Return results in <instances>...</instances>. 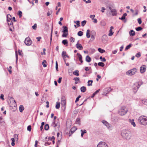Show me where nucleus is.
<instances>
[{
	"label": "nucleus",
	"mask_w": 147,
	"mask_h": 147,
	"mask_svg": "<svg viewBox=\"0 0 147 147\" xmlns=\"http://www.w3.org/2000/svg\"><path fill=\"white\" fill-rule=\"evenodd\" d=\"M121 135L124 139L129 140L131 138V135L130 132L128 130L126 129H123L122 131Z\"/></svg>",
	"instance_id": "1"
},
{
	"label": "nucleus",
	"mask_w": 147,
	"mask_h": 147,
	"mask_svg": "<svg viewBox=\"0 0 147 147\" xmlns=\"http://www.w3.org/2000/svg\"><path fill=\"white\" fill-rule=\"evenodd\" d=\"M139 122L141 124L145 125L147 124V117L144 116H140L138 119Z\"/></svg>",
	"instance_id": "2"
},
{
	"label": "nucleus",
	"mask_w": 147,
	"mask_h": 147,
	"mask_svg": "<svg viewBox=\"0 0 147 147\" xmlns=\"http://www.w3.org/2000/svg\"><path fill=\"white\" fill-rule=\"evenodd\" d=\"M143 84L142 82H138L134 83L132 86V88L133 92L134 93H136L139 88Z\"/></svg>",
	"instance_id": "3"
},
{
	"label": "nucleus",
	"mask_w": 147,
	"mask_h": 147,
	"mask_svg": "<svg viewBox=\"0 0 147 147\" xmlns=\"http://www.w3.org/2000/svg\"><path fill=\"white\" fill-rule=\"evenodd\" d=\"M128 111L127 108L124 106L121 107L119 110V114L121 116H122L125 115Z\"/></svg>",
	"instance_id": "4"
},
{
	"label": "nucleus",
	"mask_w": 147,
	"mask_h": 147,
	"mask_svg": "<svg viewBox=\"0 0 147 147\" xmlns=\"http://www.w3.org/2000/svg\"><path fill=\"white\" fill-rule=\"evenodd\" d=\"M137 69L136 68H134L127 71L126 73V74L127 75L131 76L134 75L137 72Z\"/></svg>",
	"instance_id": "5"
},
{
	"label": "nucleus",
	"mask_w": 147,
	"mask_h": 147,
	"mask_svg": "<svg viewBox=\"0 0 147 147\" xmlns=\"http://www.w3.org/2000/svg\"><path fill=\"white\" fill-rule=\"evenodd\" d=\"M24 42L26 45L30 46L31 45L32 42L30 38L28 37L25 38Z\"/></svg>",
	"instance_id": "6"
},
{
	"label": "nucleus",
	"mask_w": 147,
	"mask_h": 147,
	"mask_svg": "<svg viewBox=\"0 0 147 147\" xmlns=\"http://www.w3.org/2000/svg\"><path fill=\"white\" fill-rule=\"evenodd\" d=\"M97 147H108V146L105 142H100L98 144Z\"/></svg>",
	"instance_id": "7"
},
{
	"label": "nucleus",
	"mask_w": 147,
	"mask_h": 147,
	"mask_svg": "<svg viewBox=\"0 0 147 147\" xmlns=\"http://www.w3.org/2000/svg\"><path fill=\"white\" fill-rule=\"evenodd\" d=\"M146 68V66L145 65H143L140 67V71L141 73H143L145 72Z\"/></svg>",
	"instance_id": "8"
},
{
	"label": "nucleus",
	"mask_w": 147,
	"mask_h": 147,
	"mask_svg": "<svg viewBox=\"0 0 147 147\" xmlns=\"http://www.w3.org/2000/svg\"><path fill=\"white\" fill-rule=\"evenodd\" d=\"M102 123L105 125L108 128H111L112 127V125L110 124H109L107 121L105 120H103L102 121Z\"/></svg>",
	"instance_id": "9"
},
{
	"label": "nucleus",
	"mask_w": 147,
	"mask_h": 147,
	"mask_svg": "<svg viewBox=\"0 0 147 147\" xmlns=\"http://www.w3.org/2000/svg\"><path fill=\"white\" fill-rule=\"evenodd\" d=\"M77 129V128L76 127H72L70 130L69 133V136H70L71 135L73 134L75 131Z\"/></svg>",
	"instance_id": "10"
},
{
	"label": "nucleus",
	"mask_w": 147,
	"mask_h": 147,
	"mask_svg": "<svg viewBox=\"0 0 147 147\" xmlns=\"http://www.w3.org/2000/svg\"><path fill=\"white\" fill-rule=\"evenodd\" d=\"M76 47L79 50H82L83 49V47L81 45L78 43V41L76 45Z\"/></svg>",
	"instance_id": "11"
},
{
	"label": "nucleus",
	"mask_w": 147,
	"mask_h": 147,
	"mask_svg": "<svg viewBox=\"0 0 147 147\" xmlns=\"http://www.w3.org/2000/svg\"><path fill=\"white\" fill-rule=\"evenodd\" d=\"M114 29V28L113 26H111L110 28V30L109 31V33L108 34V36H111L113 34L114 32H113L112 30Z\"/></svg>",
	"instance_id": "12"
},
{
	"label": "nucleus",
	"mask_w": 147,
	"mask_h": 147,
	"mask_svg": "<svg viewBox=\"0 0 147 147\" xmlns=\"http://www.w3.org/2000/svg\"><path fill=\"white\" fill-rule=\"evenodd\" d=\"M96 32L94 31H93L91 32V39L93 40L95 38Z\"/></svg>",
	"instance_id": "13"
},
{
	"label": "nucleus",
	"mask_w": 147,
	"mask_h": 147,
	"mask_svg": "<svg viewBox=\"0 0 147 147\" xmlns=\"http://www.w3.org/2000/svg\"><path fill=\"white\" fill-rule=\"evenodd\" d=\"M134 121V120L133 119H129V122H130L131 123V125H132L134 127H135L136 126V125Z\"/></svg>",
	"instance_id": "14"
},
{
	"label": "nucleus",
	"mask_w": 147,
	"mask_h": 147,
	"mask_svg": "<svg viewBox=\"0 0 147 147\" xmlns=\"http://www.w3.org/2000/svg\"><path fill=\"white\" fill-rule=\"evenodd\" d=\"M75 123L80 125L81 124V119L79 117H78Z\"/></svg>",
	"instance_id": "15"
},
{
	"label": "nucleus",
	"mask_w": 147,
	"mask_h": 147,
	"mask_svg": "<svg viewBox=\"0 0 147 147\" xmlns=\"http://www.w3.org/2000/svg\"><path fill=\"white\" fill-rule=\"evenodd\" d=\"M63 30H61L59 32V34H61L62 33H63L62 34V36L63 37H64V26H63L62 27Z\"/></svg>",
	"instance_id": "16"
},
{
	"label": "nucleus",
	"mask_w": 147,
	"mask_h": 147,
	"mask_svg": "<svg viewBox=\"0 0 147 147\" xmlns=\"http://www.w3.org/2000/svg\"><path fill=\"white\" fill-rule=\"evenodd\" d=\"M111 12L112 13L113 16H115L117 15V11L115 9H113L111 10Z\"/></svg>",
	"instance_id": "17"
},
{
	"label": "nucleus",
	"mask_w": 147,
	"mask_h": 147,
	"mask_svg": "<svg viewBox=\"0 0 147 147\" xmlns=\"http://www.w3.org/2000/svg\"><path fill=\"white\" fill-rule=\"evenodd\" d=\"M86 36L88 38H90V31L89 29L87 30L86 31Z\"/></svg>",
	"instance_id": "18"
},
{
	"label": "nucleus",
	"mask_w": 147,
	"mask_h": 147,
	"mask_svg": "<svg viewBox=\"0 0 147 147\" xmlns=\"http://www.w3.org/2000/svg\"><path fill=\"white\" fill-rule=\"evenodd\" d=\"M61 104V105L63 107L64 105V96H62V97Z\"/></svg>",
	"instance_id": "19"
},
{
	"label": "nucleus",
	"mask_w": 147,
	"mask_h": 147,
	"mask_svg": "<svg viewBox=\"0 0 147 147\" xmlns=\"http://www.w3.org/2000/svg\"><path fill=\"white\" fill-rule=\"evenodd\" d=\"M85 60L87 62L89 63L91 61V58L89 56L87 55L86 57Z\"/></svg>",
	"instance_id": "20"
},
{
	"label": "nucleus",
	"mask_w": 147,
	"mask_h": 147,
	"mask_svg": "<svg viewBox=\"0 0 147 147\" xmlns=\"http://www.w3.org/2000/svg\"><path fill=\"white\" fill-rule=\"evenodd\" d=\"M129 34L130 36H133L135 35V33L134 31L133 30H131L129 32Z\"/></svg>",
	"instance_id": "21"
},
{
	"label": "nucleus",
	"mask_w": 147,
	"mask_h": 147,
	"mask_svg": "<svg viewBox=\"0 0 147 147\" xmlns=\"http://www.w3.org/2000/svg\"><path fill=\"white\" fill-rule=\"evenodd\" d=\"M24 107L23 105H20L19 107V109L20 112L22 113L23 112V111L24 109Z\"/></svg>",
	"instance_id": "22"
},
{
	"label": "nucleus",
	"mask_w": 147,
	"mask_h": 147,
	"mask_svg": "<svg viewBox=\"0 0 147 147\" xmlns=\"http://www.w3.org/2000/svg\"><path fill=\"white\" fill-rule=\"evenodd\" d=\"M127 15V14L126 13H124L121 18H119V19L123 20L125 18V16Z\"/></svg>",
	"instance_id": "23"
},
{
	"label": "nucleus",
	"mask_w": 147,
	"mask_h": 147,
	"mask_svg": "<svg viewBox=\"0 0 147 147\" xmlns=\"http://www.w3.org/2000/svg\"><path fill=\"white\" fill-rule=\"evenodd\" d=\"M71 125V121L69 120L67 121L66 122V126L69 127Z\"/></svg>",
	"instance_id": "24"
},
{
	"label": "nucleus",
	"mask_w": 147,
	"mask_h": 147,
	"mask_svg": "<svg viewBox=\"0 0 147 147\" xmlns=\"http://www.w3.org/2000/svg\"><path fill=\"white\" fill-rule=\"evenodd\" d=\"M81 91L82 92H84L86 90V88L85 86H82L80 88Z\"/></svg>",
	"instance_id": "25"
},
{
	"label": "nucleus",
	"mask_w": 147,
	"mask_h": 147,
	"mask_svg": "<svg viewBox=\"0 0 147 147\" xmlns=\"http://www.w3.org/2000/svg\"><path fill=\"white\" fill-rule=\"evenodd\" d=\"M80 131L82 132L81 134V136L82 137L83 136L84 134L86 133V130H82L81 129Z\"/></svg>",
	"instance_id": "26"
},
{
	"label": "nucleus",
	"mask_w": 147,
	"mask_h": 147,
	"mask_svg": "<svg viewBox=\"0 0 147 147\" xmlns=\"http://www.w3.org/2000/svg\"><path fill=\"white\" fill-rule=\"evenodd\" d=\"M79 71L78 70H76L73 72V74L74 75H75L77 76H79Z\"/></svg>",
	"instance_id": "27"
},
{
	"label": "nucleus",
	"mask_w": 147,
	"mask_h": 147,
	"mask_svg": "<svg viewBox=\"0 0 147 147\" xmlns=\"http://www.w3.org/2000/svg\"><path fill=\"white\" fill-rule=\"evenodd\" d=\"M11 16L10 15H8L7 17V22H9L11 19Z\"/></svg>",
	"instance_id": "28"
},
{
	"label": "nucleus",
	"mask_w": 147,
	"mask_h": 147,
	"mask_svg": "<svg viewBox=\"0 0 147 147\" xmlns=\"http://www.w3.org/2000/svg\"><path fill=\"white\" fill-rule=\"evenodd\" d=\"M107 35L105 34H104L102 36V40H107Z\"/></svg>",
	"instance_id": "29"
},
{
	"label": "nucleus",
	"mask_w": 147,
	"mask_h": 147,
	"mask_svg": "<svg viewBox=\"0 0 147 147\" xmlns=\"http://www.w3.org/2000/svg\"><path fill=\"white\" fill-rule=\"evenodd\" d=\"M60 106V103L59 102H57L56 103L55 107L57 109H59Z\"/></svg>",
	"instance_id": "30"
},
{
	"label": "nucleus",
	"mask_w": 147,
	"mask_h": 147,
	"mask_svg": "<svg viewBox=\"0 0 147 147\" xmlns=\"http://www.w3.org/2000/svg\"><path fill=\"white\" fill-rule=\"evenodd\" d=\"M93 82V81L92 80H88V86H91L92 85V83Z\"/></svg>",
	"instance_id": "31"
},
{
	"label": "nucleus",
	"mask_w": 147,
	"mask_h": 147,
	"mask_svg": "<svg viewBox=\"0 0 147 147\" xmlns=\"http://www.w3.org/2000/svg\"><path fill=\"white\" fill-rule=\"evenodd\" d=\"M49 126L48 124H46L45 126V129L46 130H47L49 129Z\"/></svg>",
	"instance_id": "32"
},
{
	"label": "nucleus",
	"mask_w": 147,
	"mask_h": 147,
	"mask_svg": "<svg viewBox=\"0 0 147 147\" xmlns=\"http://www.w3.org/2000/svg\"><path fill=\"white\" fill-rule=\"evenodd\" d=\"M98 51L101 53H103L105 52V51L102 49L101 48H99L98 49Z\"/></svg>",
	"instance_id": "33"
},
{
	"label": "nucleus",
	"mask_w": 147,
	"mask_h": 147,
	"mask_svg": "<svg viewBox=\"0 0 147 147\" xmlns=\"http://www.w3.org/2000/svg\"><path fill=\"white\" fill-rule=\"evenodd\" d=\"M131 44H130L129 45H128L126 47V48L125 49V51L127 50L128 49H129L131 47Z\"/></svg>",
	"instance_id": "34"
},
{
	"label": "nucleus",
	"mask_w": 147,
	"mask_h": 147,
	"mask_svg": "<svg viewBox=\"0 0 147 147\" xmlns=\"http://www.w3.org/2000/svg\"><path fill=\"white\" fill-rule=\"evenodd\" d=\"M78 35L79 36H82L83 35V32L82 31H79L78 33Z\"/></svg>",
	"instance_id": "35"
},
{
	"label": "nucleus",
	"mask_w": 147,
	"mask_h": 147,
	"mask_svg": "<svg viewBox=\"0 0 147 147\" xmlns=\"http://www.w3.org/2000/svg\"><path fill=\"white\" fill-rule=\"evenodd\" d=\"M86 20H84L81 22V26H84L86 24Z\"/></svg>",
	"instance_id": "36"
},
{
	"label": "nucleus",
	"mask_w": 147,
	"mask_h": 147,
	"mask_svg": "<svg viewBox=\"0 0 147 147\" xmlns=\"http://www.w3.org/2000/svg\"><path fill=\"white\" fill-rule=\"evenodd\" d=\"M98 65V66L101 67H103L105 65L102 62H99Z\"/></svg>",
	"instance_id": "37"
},
{
	"label": "nucleus",
	"mask_w": 147,
	"mask_h": 147,
	"mask_svg": "<svg viewBox=\"0 0 147 147\" xmlns=\"http://www.w3.org/2000/svg\"><path fill=\"white\" fill-rule=\"evenodd\" d=\"M77 55L78 57L79 60L82 59V56L81 54L79 53H78Z\"/></svg>",
	"instance_id": "38"
},
{
	"label": "nucleus",
	"mask_w": 147,
	"mask_h": 147,
	"mask_svg": "<svg viewBox=\"0 0 147 147\" xmlns=\"http://www.w3.org/2000/svg\"><path fill=\"white\" fill-rule=\"evenodd\" d=\"M100 59L103 62H105L106 61V59L104 57L102 58V56H100Z\"/></svg>",
	"instance_id": "39"
},
{
	"label": "nucleus",
	"mask_w": 147,
	"mask_h": 147,
	"mask_svg": "<svg viewBox=\"0 0 147 147\" xmlns=\"http://www.w3.org/2000/svg\"><path fill=\"white\" fill-rule=\"evenodd\" d=\"M142 29V28L141 27H138L136 28V30L137 31H139Z\"/></svg>",
	"instance_id": "40"
},
{
	"label": "nucleus",
	"mask_w": 147,
	"mask_h": 147,
	"mask_svg": "<svg viewBox=\"0 0 147 147\" xmlns=\"http://www.w3.org/2000/svg\"><path fill=\"white\" fill-rule=\"evenodd\" d=\"M22 12L21 11H19L18 12V14L19 15L20 18H21L22 16Z\"/></svg>",
	"instance_id": "41"
},
{
	"label": "nucleus",
	"mask_w": 147,
	"mask_h": 147,
	"mask_svg": "<svg viewBox=\"0 0 147 147\" xmlns=\"http://www.w3.org/2000/svg\"><path fill=\"white\" fill-rule=\"evenodd\" d=\"M53 127H55L57 126V124L56 123H55V121L54 120L53 121L52 123V125Z\"/></svg>",
	"instance_id": "42"
},
{
	"label": "nucleus",
	"mask_w": 147,
	"mask_h": 147,
	"mask_svg": "<svg viewBox=\"0 0 147 147\" xmlns=\"http://www.w3.org/2000/svg\"><path fill=\"white\" fill-rule=\"evenodd\" d=\"M13 105H12L11 106V107H12L13 106V107H15V106L16 105V101L15 100H13Z\"/></svg>",
	"instance_id": "43"
},
{
	"label": "nucleus",
	"mask_w": 147,
	"mask_h": 147,
	"mask_svg": "<svg viewBox=\"0 0 147 147\" xmlns=\"http://www.w3.org/2000/svg\"><path fill=\"white\" fill-rule=\"evenodd\" d=\"M140 56H141V53L140 52H139V53H138L136 55V56L138 58L140 57Z\"/></svg>",
	"instance_id": "44"
},
{
	"label": "nucleus",
	"mask_w": 147,
	"mask_h": 147,
	"mask_svg": "<svg viewBox=\"0 0 147 147\" xmlns=\"http://www.w3.org/2000/svg\"><path fill=\"white\" fill-rule=\"evenodd\" d=\"M27 130L29 131H30L31 130V126L30 125H29L28 126Z\"/></svg>",
	"instance_id": "45"
},
{
	"label": "nucleus",
	"mask_w": 147,
	"mask_h": 147,
	"mask_svg": "<svg viewBox=\"0 0 147 147\" xmlns=\"http://www.w3.org/2000/svg\"><path fill=\"white\" fill-rule=\"evenodd\" d=\"M52 13V11L51 10L50 11H48L47 13V16H49Z\"/></svg>",
	"instance_id": "46"
},
{
	"label": "nucleus",
	"mask_w": 147,
	"mask_h": 147,
	"mask_svg": "<svg viewBox=\"0 0 147 147\" xmlns=\"http://www.w3.org/2000/svg\"><path fill=\"white\" fill-rule=\"evenodd\" d=\"M138 21L139 24H140L142 23V20L140 18H139L138 19Z\"/></svg>",
	"instance_id": "47"
},
{
	"label": "nucleus",
	"mask_w": 147,
	"mask_h": 147,
	"mask_svg": "<svg viewBox=\"0 0 147 147\" xmlns=\"http://www.w3.org/2000/svg\"><path fill=\"white\" fill-rule=\"evenodd\" d=\"M113 9H112L111 7L110 6H109L107 7V9L108 11L110 10L111 11Z\"/></svg>",
	"instance_id": "48"
},
{
	"label": "nucleus",
	"mask_w": 147,
	"mask_h": 147,
	"mask_svg": "<svg viewBox=\"0 0 147 147\" xmlns=\"http://www.w3.org/2000/svg\"><path fill=\"white\" fill-rule=\"evenodd\" d=\"M37 27V25L36 24H34V26H32V28L34 30H35L36 29V28Z\"/></svg>",
	"instance_id": "49"
},
{
	"label": "nucleus",
	"mask_w": 147,
	"mask_h": 147,
	"mask_svg": "<svg viewBox=\"0 0 147 147\" xmlns=\"http://www.w3.org/2000/svg\"><path fill=\"white\" fill-rule=\"evenodd\" d=\"M81 97V96L79 95L76 98V100L75 101V102H76L79 100V99Z\"/></svg>",
	"instance_id": "50"
},
{
	"label": "nucleus",
	"mask_w": 147,
	"mask_h": 147,
	"mask_svg": "<svg viewBox=\"0 0 147 147\" xmlns=\"http://www.w3.org/2000/svg\"><path fill=\"white\" fill-rule=\"evenodd\" d=\"M55 64H56L55 67H56V70L57 71H58V65L57 62V61L56 62Z\"/></svg>",
	"instance_id": "51"
},
{
	"label": "nucleus",
	"mask_w": 147,
	"mask_h": 147,
	"mask_svg": "<svg viewBox=\"0 0 147 147\" xmlns=\"http://www.w3.org/2000/svg\"><path fill=\"white\" fill-rule=\"evenodd\" d=\"M70 41L71 42H74L75 39H74V38H73V37H71L70 38Z\"/></svg>",
	"instance_id": "52"
},
{
	"label": "nucleus",
	"mask_w": 147,
	"mask_h": 147,
	"mask_svg": "<svg viewBox=\"0 0 147 147\" xmlns=\"http://www.w3.org/2000/svg\"><path fill=\"white\" fill-rule=\"evenodd\" d=\"M78 26V27H79L80 26V23L79 21L78 20L76 21V23Z\"/></svg>",
	"instance_id": "53"
},
{
	"label": "nucleus",
	"mask_w": 147,
	"mask_h": 147,
	"mask_svg": "<svg viewBox=\"0 0 147 147\" xmlns=\"http://www.w3.org/2000/svg\"><path fill=\"white\" fill-rule=\"evenodd\" d=\"M62 77H60L58 80V82L59 83H60L61 82V80H62Z\"/></svg>",
	"instance_id": "54"
},
{
	"label": "nucleus",
	"mask_w": 147,
	"mask_h": 147,
	"mask_svg": "<svg viewBox=\"0 0 147 147\" xmlns=\"http://www.w3.org/2000/svg\"><path fill=\"white\" fill-rule=\"evenodd\" d=\"M73 80L75 81H79L80 80V78H79L76 77L74 78Z\"/></svg>",
	"instance_id": "55"
},
{
	"label": "nucleus",
	"mask_w": 147,
	"mask_h": 147,
	"mask_svg": "<svg viewBox=\"0 0 147 147\" xmlns=\"http://www.w3.org/2000/svg\"><path fill=\"white\" fill-rule=\"evenodd\" d=\"M16 62H17L18 59V55L17 51H16Z\"/></svg>",
	"instance_id": "56"
},
{
	"label": "nucleus",
	"mask_w": 147,
	"mask_h": 147,
	"mask_svg": "<svg viewBox=\"0 0 147 147\" xmlns=\"http://www.w3.org/2000/svg\"><path fill=\"white\" fill-rule=\"evenodd\" d=\"M83 1L87 3H90L91 2L90 0H88L87 1H86V0H83Z\"/></svg>",
	"instance_id": "57"
},
{
	"label": "nucleus",
	"mask_w": 147,
	"mask_h": 147,
	"mask_svg": "<svg viewBox=\"0 0 147 147\" xmlns=\"http://www.w3.org/2000/svg\"><path fill=\"white\" fill-rule=\"evenodd\" d=\"M92 20H93V22L94 23H96L97 22V20L96 19L94 18L92 19Z\"/></svg>",
	"instance_id": "58"
},
{
	"label": "nucleus",
	"mask_w": 147,
	"mask_h": 147,
	"mask_svg": "<svg viewBox=\"0 0 147 147\" xmlns=\"http://www.w3.org/2000/svg\"><path fill=\"white\" fill-rule=\"evenodd\" d=\"M49 140H51L52 141L53 140H54L55 139V137L54 136H53L51 138H49Z\"/></svg>",
	"instance_id": "59"
},
{
	"label": "nucleus",
	"mask_w": 147,
	"mask_h": 147,
	"mask_svg": "<svg viewBox=\"0 0 147 147\" xmlns=\"http://www.w3.org/2000/svg\"><path fill=\"white\" fill-rule=\"evenodd\" d=\"M4 95L3 94H1L0 96V98L2 100H4Z\"/></svg>",
	"instance_id": "60"
},
{
	"label": "nucleus",
	"mask_w": 147,
	"mask_h": 147,
	"mask_svg": "<svg viewBox=\"0 0 147 147\" xmlns=\"http://www.w3.org/2000/svg\"><path fill=\"white\" fill-rule=\"evenodd\" d=\"M95 17V15H90V17L91 18H92V19H93Z\"/></svg>",
	"instance_id": "61"
},
{
	"label": "nucleus",
	"mask_w": 147,
	"mask_h": 147,
	"mask_svg": "<svg viewBox=\"0 0 147 147\" xmlns=\"http://www.w3.org/2000/svg\"><path fill=\"white\" fill-rule=\"evenodd\" d=\"M68 33V28L67 27L65 26V33Z\"/></svg>",
	"instance_id": "62"
},
{
	"label": "nucleus",
	"mask_w": 147,
	"mask_h": 147,
	"mask_svg": "<svg viewBox=\"0 0 147 147\" xmlns=\"http://www.w3.org/2000/svg\"><path fill=\"white\" fill-rule=\"evenodd\" d=\"M101 9H102L101 10V12L102 13L104 12V10L105 9V7H102Z\"/></svg>",
	"instance_id": "63"
},
{
	"label": "nucleus",
	"mask_w": 147,
	"mask_h": 147,
	"mask_svg": "<svg viewBox=\"0 0 147 147\" xmlns=\"http://www.w3.org/2000/svg\"><path fill=\"white\" fill-rule=\"evenodd\" d=\"M142 101H143V102H144L146 105H147V99Z\"/></svg>",
	"instance_id": "64"
}]
</instances>
